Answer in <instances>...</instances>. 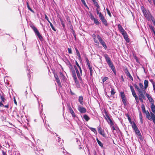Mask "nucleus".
I'll return each instance as SVG.
<instances>
[{
  "mask_svg": "<svg viewBox=\"0 0 155 155\" xmlns=\"http://www.w3.org/2000/svg\"><path fill=\"white\" fill-rule=\"evenodd\" d=\"M139 87L137 84H134V86L135 89H137L138 92V95L139 97V99L141 102H143V100H146V97L145 96L146 94V91L143 89V84L140 83L139 84Z\"/></svg>",
  "mask_w": 155,
  "mask_h": 155,
  "instance_id": "1",
  "label": "nucleus"
},
{
  "mask_svg": "<svg viewBox=\"0 0 155 155\" xmlns=\"http://www.w3.org/2000/svg\"><path fill=\"white\" fill-rule=\"evenodd\" d=\"M104 57L109 66L110 68L114 73L115 75L116 74V72L115 67L114 66V65L110 60V58L108 57V55L107 54H105L104 55Z\"/></svg>",
  "mask_w": 155,
  "mask_h": 155,
  "instance_id": "2",
  "label": "nucleus"
},
{
  "mask_svg": "<svg viewBox=\"0 0 155 155\" xmlns=\"http://www.w3.org/2000/svg\"><path fill=\"white\" fill-rule=\"evenodd\" d=\"M30 27L34 31L35 35L38 37V38L41 41L43 40V38L39 33L37 28L34 25H31Z\"/></svg>",
  "mask_w": 155,
  "mask_h": 155,
  "instance_id": "3",
  "label": "nucleus"
},
{
  "mask_svg": "<svg viewBox=\"0 0 155 155\" xmlns=\"http://www.w3.org/2000/svg\"><path fill=\"white\" fill-rule=\"evenodd\" d=\"M142 9V12L143 13L144 16L148 20H150V18L152 16L150 13L149 12H147L145 9Z\"/></svg>",
  "mask_w": 155,
  "mask_h": 155,
  "instance_id": "4",
  "label": "nucleus"
},
{
  "mask_svg": "<svg viewBox=\"0 0 155 155\" xmlns=\"http://www.w3.org/2000/svg\"><path fill=\"white\" fill-rule=\"evenodd\" d=\"M151 116L150 115V117L148 119L150 120H153V123L155 124V114H154V113L152 112H150Z\"/></svg>",
  "mask_w": 155,
  "mask_h": 155,
  "instance_id": "5",
  "label": "nucleus"
},
{
  "mask_svg": "<svg viewBox=\"0 0 155 155\" xmlns=\"http://www.w3.org/2000/svg\"><path fill=\"white\" fill-rule=\"evenodd\" d=\"M78 110L81 113H84L87 111L85 108L81 106H78Z\"/></svg>",
  "mask_w": 155,
  "mask_h": 155,
  "instance_id": "6",
  "label": "nucleus"
},
{
  "mask_svg": "<svg viewBox=\"0 0 155 155\" xmlns=\"http://www.w3.org/2000/svg\"><path fill=\"white\" fill-rule=\"evenodd\" d=\"M98 130L99 133L103 137H105V134L104 133V131L101 129V128L100 127H98Z\"/></svg>",
  "mask_w": 155,
  "mask_h": 155,
  "instance_id": "7",
  "label": "nucleus"
},
{
  "mask_svg": "<svg viewBox=\"0 0 155 155\" xmlns=\"http://www.w3.org/2000/svg\"><path fill=\"white\" fill-rule=\"evenodd\" d=\"M74 68L76 70L77 76L78 78L80 79V74L79 73V70L78 68H77L76 66H74Z\"/></svg>",
  "mask_w": 155,
  "mask_h": 155,
  "instance_id": "8",
  "label": "nucleus"
},
{
  "mask_svg": "<svg viewBox=\"0 0 155 155\" xmlns=\"http://www.w3.org/2000/svg\"><path fill=\"white\" fill-rule=\"evenodd\" d=\"M148 80H145L144 81V87H143V89L146 91L147 88L148 86Z\"/></svg>",
  "mask_w": 155,
  "mask_h": 155,
  "instance_id": "9",
  "label": "nucleus"
},
{
  "mask_svg": "<svg viewBox=\"0 0 155 155\" xmlns=\"http://www.w3.org/2000/svg\"><path fill=\"white\" fill-rule=\"evenodd\" d=\"M145 95H146V96L147 97V98H148V99L150 102H151V103L153 102V99L149 94H147L146 93V94H145Z\"/></svg>",
  "mask_w": 155,
  "mask_h": 155,
  "instance_id": "10",
  "label": "nucleus"
},
{
  "mask_svg": "<svg viewBox=\"0 0 155 155\" xmlns=\"http://www.w3.org/2000/svg\"><path fill=\"white\" fill-rule=\"evenodd\" d=\"M151 108L152 112L155 114V106L153 103H152Z\"/></svg>",
  "mask_w": 155,
  "mask_h": 155,
  "instance_id": "11",
  "label": "nucleus"
},
{
  "mask_svg": "<svg viewBox=\"0 0 155 155\" xmlns=\"http://www.w3.org/2000/svg\"><path fill=\"white\" fill-rule=\"evenodd\" d=\"M106 120H107L108 123L109 124H110L111 123L113 122L111 120L110 118L109 117V116L107 115H106Z\"/></svg>",
  "mask_w": 155,
  "mask_h": 155,
  "instance_id": "12",
  "label": "nucleus"
},
{
  "mask_svg": "<svg viewBox=\"0 0 155 155\" xmlns=\"http://www.w3.org/2000/svg\"><path fill=\"white\" fill-rule=\"evenodd\" d=\"M118 28L119 30L120 31L121 33L123 31V32L124 31L122 26L120 24L118 25Z\"/></svg>",
  "mask_w": 155,
  "mask_h": 155,
  "instance_id": "13",
  "label": "nucleus"
},
{
  "mask_svg": "<svg viewBox=\"0 0 155 155\" xmlns=\"http://www.w3.org/2000/svg\"><path fill=\"white\" fill-rule=\"evenodd\" d=\"M72 74L74 79L75 81L76 82L77 80V77L74 70L72 71Z\"/></svg>",
  "mask_w": 155,
  "mask_h": 155,
  "instance_id": "14",
  "label": "nucleus"
},
{
  "mask_svg": "<svg viewBox=\"0 0 155 155\" xmlns=\"http://www.w3.org/2000/svg\"><path fill=\"white\" fill-rule=\"evenodd\" d=\"M83 118L87 121H88L90 119L89 117L86 114L84 115Z\"/></svg>",
  "mask_w": 155,
  "mask_h": 155,
  "instance_id": "15",
  "label": "nucleus"
},
{
  "mask_svg": "<svg viewBox=\"0 0 155 155\" xmlns=\"http://www.w3.org/2000/svg\"><path fill=\"white\" fill-rule=\"evenodd\" d=\"M136 134L137 135L140 137H141V134L138 129L136 130H134Z\"/></svg>",
  "mask_w": 155,
  "mask_h": 155,
  "instance_id": "16",
  "label": "nucleus"
},
{
  "mask_svg": "<svg viewBox=\"0 0 155 155\" xmlns=\"http://www.w3.org/2000/svg\"><path fill=\"white\" fill-rule=\"evenodd\" d=\"M97 38L98 39L99 41L101 43L102 42L104 41L102 38L101 36L98 35H97Z\"/></svg>",
  "mask_w": 155,
  "mask_h": 155,
  "instance_id": "17",
  "label": "nucleus"
},
{
  "mask_svg": "<svg viewBox=\"0 0 155 155\" xmlns=\"http://www.w3.org/2000/svg\"><path fill=\"white\" fill-rule=\"evenodd\" d=\"M101 21L105 26H107V21L105 18L101 20Z\"/></svg>",
  "mask_w": 155,
  "mask_h": 155,
  "instance_id": "18",
  "label": "nucleus"
},
{
  "mask_svg": "<svg viewBox=\"0 0 155 155\" xmlns=\"http://www.w3.org/2000/svg\"><path fill=\"white\" fill-rule=\"evenodd\" d=\"M93 2L95 5L98 8H99L100 7L98 3L96 1V0H91Z\"/></svg>",
  "mask_w": 155,
  "mask_h": 155,
  "instance_id": "19",
  "label": "nucleus"
},
{
  "mask_svg": "<svg viewBox=\"0 0 155 155\" xmlns=\"http://www.w3.org/2000/svg\"><path fill=\"white\" fill-rule=\"evenodd\" d=\"M126 73L127 74V75L128 76L131 80H132V81H133V78H132V76L130 74L129 72L128 71H127L126 72Z\"/></svg>",
  "mask_w": 155,
  "mask_h": 155,
  "instance_id": "20",
  "label": "nucleus"
},
{
  "mask_svg": "<svg viewBox=\"0 0 155 155\" xmlns=\"http://www.w3.org/2000/svg\"><path fill=\"white\" fill-rule=\"evenodd\" d=\"M109 124L110 125L111 127V128L112 130H116V127L114 126L113 122H112Z\"/></svg>",
  "mask_w": 155,
  "mask_h": 155,
  "instance_id": "21",
  "label": "nucleus"
},
{
  "mask_svg": "<svg viewBox=\"0 0 155 155\" xmlns=\"http://www.w3.org/2000/svg\"><path fill=\"white\" fill-rule=\"evenodd\" d=\"M75 50L76 51V54H77V55L79 59H80V58H81V56H80V54L79 53V51H78V49H77V48H75Z\"/></svg>",
  "mask_w": 155,
  "mask_h": 155,
  "instance_id": "22",
  "label": "nucleus"
},
{
  "mask_svg": "<svg viewBox=\"0 0 155 155\" xmlns=\"http://www.w3.org/2000/svg\"><path fill=\"white\" fill-rule=\"evenodd\" d=\"M79 101L81 104H82V103L83 101V98L82 96H80L79 97Z\"/></svg>",
  "mask_w": 155,
  "mask_h": 155,
  "instance_id": "23",
  "label": "nucleus"
},
{
  "mask_svg": "<svg viewBox=\"0 0 155 155\" xmlns=\"http://www.w3.org/2000/svg\"><path fill=\"white\" fill-rule=\"evenodd\" d=\"M132 127L134 130L138 129L137 127L134 123L133 124L132 126Z\"/></svg>",
  "mask_w": 155,
  "mask_h": 155,
  "instance_id": "24",
  "label": "nucleus"
},
{
  "mask_svg": "<svg viewBox=\"0 0 155 155\" xmlns=\"http://www.w3.org/2000/svg\"><path fill=\"white\" fill-rule=\"evenodd\" d=\"M94 23L96 25H98L100 24L99 21H98V19L95 18L94 20Z\"/></svg>",
  "mask_w": 155,
  "mask_h": 155,
  "instance_id": "25",
  "label": "nucleus"
},
{
  "mask_svg": "<svg viewBox=\"0 0 155 155\" xmlns=\"http://www.w3.org/2000/svg\"><path fill=\"white\" fill-rule=\"evenodd\" d=\"M89 128L95 134H97V131L95 128L91 127H90Z\"/></svg>",
  "mask_w": 155,
  "mask_h": 155,
  "instance_id": "26",
  "label": "nucleus"
},
{
  "mask_svg": "<svg viewBox=\"0 0 155 155\" xmlns=\"http://www.w3.org/2000/svg\"><path fill=\"white\" fill-rule=\"evenodd\" d=\"M99 17L101 20L102 19H103L104 18V16L101 13V12L100 13L99 15Z\"/></svg>",
  "mask_w": 155,
  "mask_h": 155,
  "instance_id": "27",
  "label": "nucleus"
},
{
  "mask_svg": "<svg viewBox=\"0 0 155 155\" xmlns=\"http://www.w3.org/2000/svg\"><path fill=\"white\" fill-rule=\"evenodd\" d=\"M120 96L122 99L125 98V95L124 94V92H120Z\"/></svg>",
  "mask_w": 155,
  "mask_h": 155,
  "instance_id": "28",
  "label": "nucleus"
},
{
  "mask_svg": "<svg viewBox=\"0 0 155 155\" xmlns=\"http://www.w3.org/2000/svg\"><path fill=\"white\" fill-rule=\"evenodd\" d=\"M144 113L145 114L147 117L148 119L150 117V113L147 110L145 112H144Z\"/></svg>",
  "mask_w": 155,
  "mask_h": 155,
  "instance_id": "29",
  "label": "nucleus"
},
{
  "mask_svg": "<svg viewBox=\"0 0 155 155\" xmlns=\"http://www.w3.org/2000/svg\"><path fill=\"white\" fill-rule=\"evenodd\" d=\"M97 141L98 144L101 147H103V144L100 141H99L97 138Z\"/></svg>",
  "mask_w": 155,
  "mask_h": 155,
  "instance_id": "30",
  "label": "nucleus"
},
{
  "mask_svg": "<svg viewBox=\"0 0 155 155\" xmlns=\"http://www.w3.org/2000/svg\"><path fill=\"white\" fill-rule=\"evenodd\" d=\"M101 44L102 45L105 49H107V46H106L105 43L104 41Z\"/></svg>",
  "mask_w": 155,
  "mask_h": 155,
  "instance_id": "31",
  "label": "nucleus"
},
{
  "mask_svg": "<svg viewBox=\"0 0 155 155\" xmlns=\"http://www.w3.org/2000/svg\"><path fill=\"white\" fill-rule=\"evenodd\" d=\"M121 33L123 36L124 37H126V36H127L128 35L127 34V33L125 31H124L123 32V31L122 32H121Z\"/></svg>",
  "mask_w": 155,
  "mask_h": 155,
  "instance_id": "32",
  "label": "nucleus"
},
{
  "mask_svg": "<svg viewBox=\"0 0 155 155\" xmlns=\"http://www.w3.org/2000/svg\"><path fill=\"white\" fill-rule=\"evenodd\" d=\"M122 101H123V103L124 104V105L125 106L127 104H126V98L125 97V98H122Z\"/></svg>",
  "mask_w": 155,
  "mask_h": 155,
  "instance_id": "33",
  "label": "nucleus"
},
{
  "mask_svg": "<svg viewBox=\"0 0 155 155\" xmlns=\"http://www.w3.org/2000/svg\"><path fill=\"white\" fill-rule=\"evenodd\" d=\"M27 6L29 10H30L31 12H33V13H34V11L31 9L28 3H27Z\"/></svg>",
  "mask_w": 155,
  "mask_h": 155,
  "instance_id": "34",
  "label": "nucleus"
},
{
  "mask_svg": "<svg viewBox=\"0 0 155 155\" xmlns=\"http://www.w3.org/2000/svg\"><path fill=\"white\" fill-rule=\"evenodd\" d=\"M90 70V74L91 75H92V71L93 70L92 68V67L91 66H89L88 67Z\"/></svg>",
  "mask_w": 155,
  "mask_h": 155,
  "instance_id": "35",
  "label": "nucleus"
},
{
  "mask_svg": "<svg viewBox=\"0 0 155 155\" xmlns=\"http://www.w3.org/2000/svg\"><path fill=\"white\" fill-rule=\"evenodd\" d=\"M50 24V25L51 26V27L52 29L54 31H56V30L54 28V27L53 25L52 24V23L50 21V22H49Z\"/></svg>",
  "mask_w": 155,
  "mask_h": 155,
  "instance_id": "36",
  "label": "nucleus"
},
{
  "mask_svg": "<svg viewBox=\"0 0 155 155\" xmlns=\"http://www.w3.org/2000/svg\"><path fill=\"white\" fill-rule=\"evenodd\" d=\"M86 62H87V64L88 66H88H90V61L88 60V58H86Z\"/></svg>",
  "mask_w": 155,
  "mask_h": 155,
  "instance_id": "37",
  "label": "nucleus"
},
{
  "mask_svg": "<svg viewBox=\"0 0 155 155\" xmlns=\"http://www.w3.org/2000/svg\"><path fill=\"white\" fill-rule=\"evenodd\" d=\"M140 116V121L141 124L143 123V120H142V117L141 113H140L139 114Z\"/></svg>",
  "mask_w": 155,
  "mask_h": 155,
  "instance_id": "38",
  "label": "nucleus"
},
{
  "mask_svg": "<svg viewBox=\"0 0 155 155\" xmlns=\"http://www.w3.org/2000/svg\"><path fill=\"white\" fill-rule=\"evenodd\" d=\"M131 92H132V94L133 96L134 97L137 96L134 90L131 91Z\"/></svg>",
  "mask_w": 155,
  "mask_h": 155,
  "instance_id": "39",
  "label": "nucleus"
},
{
  "mask_svg": "<svg viewBox=\"0 0 155 155\" xmlns=\"http://www.w3.org/2000/svg\"><path fill=\"white\" fill-rule=\"evenodd\" d=\"M70 113L71 114L72 116L73 117H76L75 114L73 110L70 112Z\"/></svg>",
  "mask_w": 155,
  "mask_h": 155,
  "instance_id": "40",
  "label": "nucleus"
},
{
  "mask_svg": "<svg viewBox=\"0 0 155 155\" xmlns=\"http://www.w3.org/2000/svg\"><path fill=\"white\" fill-rule=\"evenodd\" d=\"M124 39L127 42H129V39L128 38V35L127 36H126V37H124Z\"/></svg>",
  "mask_w": 155,
  "mask_h": 155,
  "instance_id": "41",
  "label": "nucleus"
},
{
  "mask_svg": "<svg viewBox=\"0 0 155 155\" xmlns=\"http://www.w3.org/2000/svg\"><path fill=\"white\" fill-rule=\"evenodd\" d=\"M94 42H95V43H96V45H98L99 44V42L97 40V38H94Z\"/></svg>",
  "mask_w": 155,
  "mask_h": 155,
  "instance_id": "42",
  "label": "nucleus"
},
{
  "mask_svg": "<svg viewBox=\"0 0 155 155\" xmlns=\"http://www.w3.org/2000/svg\"><path fill=\"white\" fill-rule=\"evenodd\" d=\"M91 19L92 20H94L96 18H95L94 16L91 14L90 15Z\"/></svg>",
  "mask_w": 155,
  "mask_h": 155,
  "instance_id": "43",
  "label": "nucleus"
},
{
  "mask_svg": "<svg viewBox=\"0 0 155 155\" xmlns=\"http://www.w3.org/2000/svg\"><path fill=\"white\" fill-rule=\"evenodd\" d=\"M141 108H142V110L143 113L146 112V111L145 109V108L144 105H142Z\"/></svg>",
  "mask_w": 155,
  "mask_h": 155,
  "instance_id": "44",
  "label": "nucleus"
},
{
  "mask_svg": "<svg viewBox=\"0 0 155 155\" xmlns=\"http://www.w3.org/2000/svg\"><path fill=\"white\" fill-rule=\"evenodd\" d=\"M60 77L61 78L63 79H64V74L61 72L60 73Z\"/></svg>",
  "mask_w": 155,
  "mask_h": 155,
  "instance_id": "45",
  "label": "nucleus"
},
{
  "mask_svg": "<svg viewBox=\"0 0 155 155\" xmlns=\"http://www.w3.org/2000/svg\"><path fill=\"white\" fill-rule=\"evenodd\" d=\"M0 98L2 101L4 103L5 101L6 100V99L4 98V97L2 95H1Z\"/></svg>",
  "mask_w": 155,
  "mask_h": 155,
  "instance_id": "46",
  "label": "nucleus"
},
{
  "mask_svg": "<svg viewBox=\"0 0 155 155\" xmlns=\"http://www.w3.org/2000/svg\"><path fill=\"white\" fill-rule=\"evenodd\" d=\"M68 107L69 110L70 112L71 111L73 110L71 108V107L70 104H69L68 105Z\"/></svg>",
  "mask_w": 155,
  "mask_h": 155,
  "instance_id": "47",
  "label": "nucleus"
},
{
  "mask_svg": "<svg viewBox=\"0 0 155 155\" xmlns=\"http://www.w3.org/2000/svg\"><path fill=\"white\" fill-rule=\"evenodd\" d=\"M150 81L152 84L153 87H154V86H155V82L153 81L152 79H150Z\"/></svg>",
  "mask_w": 155,
  "mask_h": 155,
  "instance_id": "48",
  "label": "nucleus"
},
{
  "mask_svg": "<svg viewBox=\"0 0 155 155\" xmlns=\"http://www.w3.org/2000/svg\"><path fill=\"white\" fill-rule=\"evenodd\" d=\"M150 20H152L154 25H155V20L154 19V18L152 16L151 18H150Z\"/></svg>",
  "mask_w": 155,
  "mask_h": 155,
  "instance_id": "49",
  "label": "nucleus"
},
{
  "mask_svg": "<svg viewBox=\"0 0 155 155\" xmlns=\"http://www.w3.org/2000/svg\"><path fill=\"white\" fill-rule=\"evenodd\" d=\"M135 99V100L137 102V104H138L139 101V98H138V97L137 96L136 97H134Z\"/></svg>",
  "mask_w": 155,
  "mask_h": 155,
  "instance_id": "50",
  "label": "nucleus"
},
{
  "mask_svg": "<svg viewBox=\"0 0 155 155\" xmlns=\"http://www.w3.org/2000/svg\"><path fill=\"white\" fill-rule=\"evenodd\" d=\"M108 79V78L107 77H105L102 79V81L104 83V82H105V81H106Z\"/></svg>",
  "mask_w": 155,
  "mask_h": 155,
  "instance_id": "51",
  "label": "nucleus"
},
{
  "mask_svg": "<svg viewBox=\"0 0 155 155\" xmlns=\"http://www.w3.org/2000/svg\"><path fill=\"white\" fill-rule=\"evenodd\" d=\"M115 92L114 89H112L111 91V95H113L114 94Z\"/></svg>",
  "mask_w": 155,
  "mask_h": 155,
  "instance_id": "52",
  "label": "nucleus"
},
{
  "mask_svg": "<svg viewBox=\"0 0 155 155\" xmlns=\"http://www.w3.org/2000/svg\"><path fill=\"white\" fill-rule=\"evenodd\" d=\"M68 52L69 54H71L72 53V50H71V48H68Z\"/></svg>",
  "mask_w": 155,
  "mask_h": 155,
  "instance_id": "53",
  "label": "nucleus"
},
{
  "mask_svg": "<svg viewBox=\"0 0 155 155\" xmlns=\"http://www.w3.org/2000/svg\"><path fill=\"white\" fill-rule=\"evenodd\" d=\"M78 68V69H79V71H80V76H81L82 74V70H81V68L80 67Z\"/></svg>",
  "mask_w": 155,
  "mask_h": 155,
  "instance_id": "54",
  "label": "nucleus"
},
{
  "mask_svg": "<svg viewBox=\"0 0 155 155\" xmlns=\"http://www.w3.org/2000/svg\"><path fill=\"white\" fill-rule=\"evenodd\" d=\"M107 13L110 16V17H111V14H110V11L107 8Z\"/></svg>",
  "mask_w": 155,
  "mask_h": 155,
  "instance_id": "55",
  "label": "nucleus"
},
{
  "mask_svg": "<svg viewBox=\"0 0 155 155\" xmlns=\"http://www.w3.org/2000/svg\"><path fill=\"white\" fill-rule=\"evenodd\" d=\"M45 19H46L48 21V22H50V21L49 20L48 17L46 15H45Z\"/></svg>",
  "mask_w": 155,
  "mask_h": 155,
  "instance_id": "56",
  "label": "nucleus"
},
{
  "mask_svg": "<svg viewBox=\"0 0 155 155\" xmlns=\"http://www.w3.org/2000/svg\"><path fill=\"white\" fill-rule=\"evenodd\" d=\"M54 77L55 78L56 80H57V79H59L58 77V76L56 74H54Z\"/></svg>",
  "mask_w": 155,
  "mask_h": 155,
  "instance_id": "57",
  "label": "nucleus"
},
{
  "mask_svg": "<svg viewBox=\"0 0 155 155\" xmlns=\"http://www.w3.org/2000/svg\"><path fill=\"white\" fill-rule=\"evenodd\" d=\"M130 89L131 90V91H133L134 90V88L133 86L132 85H130Z\"/></svg>",
  "mask_w": 155,
  "mask_h": 155,
  "instance_id": "58",
  "label": "nucleus"
},
{
  "mask_svg": "<svg viewBox=\"0 0 155 155\" xmlns=\"http://www.w3.org/2000/svg\"><path fill=\"white\" fill-rule=\"evenodd\" d=\"M83 4L85 5H86V3L84 0H81Z\"/></svg>",
  "mask_w": 155,
  "mask_h": 155,
  "instance_id": "59",
  "label": "nucleus"
},
{
  "mask_svg": "<svg viewBox=\"0 0 155 155\" xmlns=\"http://www.w3.org/2000/svg\"><path fill=\"white\" fill-rule=\"evenodd\" d=\"M127 117L128 120L129 121V122L130 123H131V118L128 116Z\"/></svg>",
  "mask_w": 155,
  "mask_h": 155,
  "instance_id": "60",
  "label": "nucleus"
},
{
  "mask_svg": "<svg viewBox=\"0 0 155 155\" xmlns=\"http://www.w3.org/2000/svg\"><path fill=\"white\" fill-rule=\"evenodd\" d=\"M2 155H7L6 152H5L3 150H2Z\"/></svg>",
  "mask_w": 155,
  "mask_h": 155,
  "instance_id": "61",
  "label": "nucleus"
},
{
  "mask_svg": "<svg viewBox=\"0 0 155 155\" xmlns=\"http://www.w3.org/2000/svg\"><path fill=\"white\" fill-rule=\"evenodd\" d=\"M76 64L77 66V68H79L80 67V66L78 64V63L77 62V61H76Z\"/></svg>",
  "mask_w": 155,
  "mask_h": 155,
  "instance_id": "62",
  "label": "nucleus"
},
{
  "mask_svg": "<svg viewBox=\"0 0 155 155\" xmlns=\"http://www.w3.org/2000/svg\"><path fill=\"white\" fill-rule=\"evenodd\" d=\"M58 83V86L60 87H62V86H61V82H59V83Z\"/></svg>",
  "mask_w": 155,
  "mask_h": 155,
  "instance_id": "63",
  "label": "nucleus"
},
{
  "mask_svg": "<svg viewBox=\"0 0 155 155\" xmlns=\"http://www.w3.org/2000/svg\"><path fill=\"white\" fill-rule=\"evenodd\" d=\"M58 83V86L60 87H62V86H61V82H59V83Z\"/></svg>",
  "mask_w": 155,
  "mask_h": 155,
  "instance_id": "64",
  "label": "nucleus"
}]
</instances>
